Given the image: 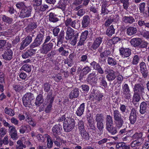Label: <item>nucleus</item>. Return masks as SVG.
Here are the masks:
<instances>
[{"instance_id":"obj_40","label":"nucleus","mask_w":149,"mask_h":149,"mask_svg":"<svg viewBox=\"0 0 149 149\" xmlns=\"http://www.w3.org/2000/svg\"><path fill=\"white\" fill-rule=\"evenodd\" d=\"M107 130L112 135L116 134L117 132L116 128L113 125L106 127Z\"/></svg>"},{"instance_id":"obj_63","label":"nucleus","mask_w":149,"mask_h":149,"mask_svg":"<svg viewBox=\"0 0 149 149\" xmlns=\"http://www.w3.org/2000/svg\"><path fill=\"white\" fill-rule=\"evenodd\" d=\"M140 94L134 93L133 99L134 101L139 102L141 99Z\"/></svg>"},{"instance_id":"obj_33","label":"nucleus","mask_w":149,"mask_h":149,"mask_svg":"<svg viewBox=\"0 0 149 149\" xmlns=\"http://www.w3.org/2000/svg\"><path fill=\"white\" fill-rule=\"evenodd\" d=\"M106 77L108 81H112L116 78V72L113 70H111V72L106 75Z\"/></svg>"},{"instance_id":"obj_16","label":"nucleus","mask_w":149,"mask_h":149,"mask_svg":"<svg viewBox=\"0 0 149 149\" xmlns=\"http://www.w3.org/2000/svg\"><path fill=\"white\" fill-rule=\"evenodd\" d=\"M62 127L61 125L58 124L55 125L52 128V131L54 136H58L61 134Z\"/></svg>"},{"instance_id":"obj_36","label":"nucleus","mask_w":149,"mask_h":149,"mask_svg":"<svg viewBox=\"0 0 149 149\" xmlns=\"http://www.w3.org/2000/svg\"><path fill=\"white\" fill-rule=\"evenodd\" d=\"M43 102V99L42 95L40 94L36 98L35 104L37 106H39Z\"/></svg>"},{"instance_id":"obj_3","label":"nucleus","mask_w":149,"mask_h":149,"mask_svg":"<svg viewBox=\"0 0 149 149\" xmlns=\"http://www.w3.org/2000/svg\"><path fill=\"white\" fill-rule=\"evenodd\" d=\"M55 40V39H53L51 40L49 43L46 45H44V44L43 45L40 49L41 53L42 54H46L48 52L51 50L53 46V44L51 42H54Z\"/></svg>"},{"instance_id":"obj_14","label":"nucleus","mask_w":149,"mask_h":149,"mask_svg":"<svg viewBox=\"0 0 149 149\" xmlns=\"http://www.w3.org/2000/svg\"><path fill=\"white\" fill-rule=\"evenodd\" d=\"M120 54L123 57H127L131 55V50L129 48L122 47L119 49Z\"/></svg>"},{"instance_id":"obj_52","label":"nucleus","mask_w":149,"mask_h":149,"mask_svg":"<svg viewBox=\"0 0 149 149\" xmlns=\"http://www.w3.org/2000/svg\"><path fill=\"white\" fill-rule=\"evenodd\" d=\"M88 54L81 55L80 57L79 61H78V63H79L80 62H83L84 63H88Z\"/></svg>"},{"instance_id":"obj_1","label":"nucleus","mask_w":149,"mask_h":149,"mask_svg":"<svg viewBox=\"0 0 149 149\" xmlns=\"http://www.w3.org/2000/svg\"><path fill=\"white\" fill-rule=\"evenodd\" d=\"M34 98L33 94L31 93L25 94L22 98L23 105L26 107H30L32 106L31 101Z\"/></svg>"},{"instance_id":"obj_50","label":"nucleus","mask_w":149,"mask_h":149,"mask_svg":"<svg viewBox=\"0 0 149 149\" xmlns=\"http://www.w3.org/2000/svg\"><path fill=\"white\" fill-rule=\"evenodd\" d=\"M46 137L47 139V147L49 148H51L53 146V140H52L51 137L49 135H47Z\"/></svg>"},{"instance_id":"obj_35","label":"nucleus","mask_w":149,"mask_h":149,"mask_svg":"<svg viewBox=\"0 0 149 149\" xmlns=\"http://www.w3.org/2000/svg\"><path fill=\"white\" fill-rule=\"evenodd\" d=\"M81 134L82 139L85 140H89L90 138L89 133L86 132V130L79 132Z\"/></svg>"},{"instance_id":"obj_8","label":"nucleus","mask_w":149,"mask_h":149,"mask_svg":"<svg viewBox=\"0 0 149 149\" xmlns=\"http://www.w3.org/2000/svg\"><path fill=\"white\" fill-rule=\"evenodd\" d=\"M93 68L97 70L99 74H102L104 73V71L98 63L93 61L90 63Z\"/></svg>"},{"instance_id":"obj_51","label":"nucleus","mask_w":149,"mask_h":149,"mask_svg":"<svg viewBox=\"0 0 149 149\" xmlns=\"http://www.w3.org/2000/svg\"><path fill=\"white\" fill-rule=\"evenodd\" d=\"M91 70V68L88 65H87L83 68L81 70V73L83 74L84 75H86L90 72Z\"/></svg>"},{"instance_id":"obj_28","label":"nucleus","mask_w":149,"mask_h":149,"mask_svg":"<svg viewBox=\"0 0 149 149\" xmlns=\"http://www.w3.org/2000/svg\"><path fill=\"white\" fill-rule=\"evenodd\" d=\"M107 61L108 64L112 66H116L117 63V61L114 57H108Z\"/></svg>"},{"instance_id":"obj_64","label":"nucleus","mask_w":149,"mask_h":149,"mask_svg":"<svg viewBox=\"0 0 149 149\" xmlns=\"http://www.w3.org/2000/svg\"><path fill=\"white\" fill-rule=\"evenodd\" d=\"M146 3L142 2L140 3L139 6V8L141 13H143L145 10Z\"/></svg>"},{"instance_id":"obj_20","label":"nucleus","mask_w":149,"mask_h":149,"mask_svg":"<svg viewBox=\"0 0 149 149\" xmlns=\"http://www.w3.org/2000/svg\"><path fill=\"white\" fill-rule=\"evenodd\" d=\"M149 105V103L148 101L142 102L140 105V113L141 114H144L146 112L147 108Z\"/></svg>"},{"instance_id":"obj_56","label":"nucleus","mask_w":149,"mask_h":149,"mask_svg":"<svg viewBox=\"0 0 149 149\" xmlns=\"http://www.w3.org/2000/svg\"><path fill=\"white\" fill-rule=\"evenodd\" d=\"M103 97L102 93H98L95 94L94 98L95 100H97L98 102H100L102 100V98Z\"/></svg>"},{"instance_id":"obj_29","label":"nucleus","mask_w":149,"mask_h":149,"mask_svg":"<svg viewBox=\"0 0 149 149\" xmlns=\"http://www.w3.org/2000/svg\"><path fill=\"white\" fill-rule=\"evenodd\" d=\"M106 127L113 125L112 117L110 115H107L105 118Z\"/></svg>"},{"instance_id":"obj_42","label":"nucleus","mask_w":149,"mask_h":149,"mask_svg":"<svg viewBox=\"0 0 149 149\" xmlns=\"http://www.w3.org/2000/svg\"><path fill=\"white\" fill-rule=\"evenodd\" d=\"M104 122H100L96 123L97 127L99 130L100 135L102 134L104 128Z\"/></svg>"},{"instance_id":"obj_39","label":"nucleus","mask_w":149,"mask_h":149,"mask_svg":"<svg viewBox=\"0 0 149 149\" xmlns=\"http://www.w3.org/2000/svg\"><path fill=\"white\" fill-rule=\"evenodd\" d=\"M95 120L96 123L100 122H104V118L102 113L97 114L95 116Z\"/></svg>"},{"instance_id":"obj_17","label":"nucleus","mask_w":149,"mask_h":149,"mask_svg":"<svg viewBox=\"0 0 149 149\" xmlns=\"http://www.w3.org/2000/svg\"><path fill=\"white\" fill-rule=\"evenodd\" d=\"M74 30L70 27H68L66 31V36L65 37L66 40H71L72 37H74Z\"/></svg>"},{"instance_id":"obj_25","label":"nucleus","mask_w":149,"mask_h":149,"mask_svg":"<svg viewBox=\"0 0 149 149\" xmlns=\"http://www.w3.org/2000/svg\"><path fill=\"white\" fill-rule=\"evenodd\" d=\"M114 121L116 126L118 128L121 127L124 123L122 117L114 119Z\"/></svg>"},{"instance_id":"obj_41","label":"nucleus","mask_w":149,"mask_h":149,"mask_svg":"<svg viewBox=\"0 0 149 149\" xmlns=\"http://www.w3.org/2000/svg\"><path fill=\"white\" fill-rule=\"evenodd\" d=\"M45 32V31H44V29H41L38 34L36 39L42 42Z\"/></svg>"},{"instance_id":"obj_22","label":"nucleus","mask_w":149,"mask_h":149,"mask_svg":"<svg viewBox=\"0 0 149 149\" xmlns=\"http://www.w3.org/2000/svg\"><path fill=\"white\" fill-rule=\"evenodd\" d=\"M130 42L132 46L136 47H138L141 45L142 40L140 38H134L131 39Z\"/></svg>"},{"instance_id":"obj_45","label":"nucleus","mask_w":149,"mask_h":149,"mask_svg":"<svg viewBox=\"0 0 149 149\" xmlns=\"http://www.w3.org/2000/svg\"><path fill=\"white\" fill-rule=\"evenodd\" d=\"M31 69L32 67L31 65L28 64H25L22 66L20 70H24V71L29 73L31 71Z\"/></svg>"},{"instance_id":"obj_31","label":"nucleus","mask_w":149,"mask_h":149,"mask_svg":"<svg viewBox=\"0 0 149 149\" xmlns=\"http://www.w3.org/2000/svg\"><path fill=\"white\" fill-rule=\"evenodd\" d=\"M65 32L64 31H61L60 32L59 34L57 37V46H58L59 43L62 44L64 40Z\"/></svg>"},{"instance_id":"obj_32","label":"nucleus","mask_w":149,"mask_h":149,"mask_svg":"<svg viewBox=\"0 0 149 149\" xmlns=\"http://www.w3.org/2000/svg\"><path fill=\"white\" fill-rule=\"evenodd\" d=\"M107 6V4L105 2H104L102 3L101 13L100 14L101 15H105L109 13V11L106 8Z\"/></svg>"},{"instance_id":"obj_43","label":"nucleus","mask_w":149,"mask_h":149,"mask_svg":"<svg viewBox=\"0 0 149 149\" xmlns=\"http://www.w3.org/2000/svg\"><path fill=\"white\" fill-rule=\"evenodd\" d=\"M136 32V29L133 27H130L127 29V33L129 36H131L135 34Z\"/></svg>"},{"instance_id":"obj_53","label":"nucleus","mask_w":149,"mask_h":149,"mask_svg":"<svg viewBox=\"0 0 149 149\" xmlns=\"http://www.w3.org/2000/svg\"><path fill=\"white\" fill-rule=\"evenodd\" d=\"M51 85L49 83H46L43 84L42 88L45 92H48L51 88Z\"/></svg>"},{"instance_id":"obj_7","label":"nucleus","mask_w":149,"mask_h":149,"mask_svg":"<svg viewBox=\"0 0 149 149\" xmlns=\"http://www.w3.org/2000/svg\"><path fill=\"white\" fill-rule=\"evenodd\" d=\"M53 141L54 144L57 147H60L66 143V141L63 140L58 136H53Z\"/></svg>"},{"instance_id":"obj_48","label":"nucleus","mask_w":149,"mask_h":149,"mask_svg":"<svg viewBox=\"0 0 149 149\" xmlns=\"http://www.w3.org/2000/svg\"><path fill=\"white\" fill-rule=\"evenodd\" d=\"M49 20L51 22H55L58 21V19L54 13H50L49 15Z\"/></svg>"},{"instance_id":"obj_62","label":"nucleus","mask_w":149,"mask_h":149,"mask_svg":"<svg viewBox=\"0 0 149 149\" xmlns=\"http://www.w3.org/2000/svg\"><path fill=\"white\" fill-rule=\"evenodd\" d=\"M78 25V24L76 23V21L75 20L72 21V20L71 21V22L70 23L69 26L68 27H70V26H71L74 28L77 29L79 28Z\"/></svg>"},{"instance_id":"obj_9","label":"nucleus","mask_w":149,"mask_h":149,"mask_svg":"<svg viewBox=\"0 0 149 149\" xmlns=\"http://www.w3.org/2000/svg\"><path fill=\"white\" fill-rule=\"evenodd\" d=\"M71 0H59L56 6L63 11L64 10L67 5L69 4Z\"/></svg>"},{"instance_id":"obj_2","label":"nucleus","mask_w":149,"mask_h":149,"mask_svg":"<svg viewBox=\"0 0 149 149\" xmlns=\"http://www.w3.org/2000/svg\"><path fill=\"white\" fill-rule=\"evenodd\" d=\"M96 76L95 72H94L90 73L88 75L86 81L92 86H95L97 83V79L95 77Z\"/></svg>"},{"instance_id":"obj_13","label":"nucleus","mask_w":149,"mask_h":149,"mask_svg":"<svg viewBox=\"0 0 149 149\" xmlns=\"http://www.w3.org/2000/svg\"><path fill=\"white\" fill-rule=\"evenodd\" d=\"M25 84L24 82L14 84L13 86V89L16 92H20L25 89Z\"/></svg>"},{"instance_id":"obj_54","label":"nucleus","mask_w":149,"mask_h":149,"mask_svg":"<svg viewBox=\"0 0 149 149\" xmlns=\"http://www.w3.org/2000/svg\"><path fill=\"white\" fill-rule=\"evenodd\" d=\"M129 0H120L121 3L123 4V8L126 10H127L128 9V8L129 6Z\"/></svg>"},{"instance_id":"obj_12","label":"nucleus","mask_w":149,"mask_h":149,"mask_svg":"<svg viewBox=\"0 0 149 149\" xmlns=\"http://www.w3.org/2000/svg\"><path fill=\"white\" fill-rule=\"evenodd\" d=\"M91 19L88 15L84 16L82 18L81 21L82 27L83 28H85L88 27L90 25Z\"/></svg>"},{"instance_id":"obj_34","label":"nucleus","mask_w":149,"mask_h":149,"mask_svg":"<svg viewBox=\"0 0 149 149\" xmlns=\"http://www.w3.org/2000/svg\"><path fill=\"white\" fill-rule=\"evenodd\" d=\"M115 30L113 25H112L107 29L106 34L109 37H111L114 33Z\"/></svg>"},{"instance_id":"obj_47","label":"nucleus","mask_w":149,"mask_h":149,"mask_svg":"<svg viewBox=\"0 0 149 149\" xmlns=\"http://www.w3.org/2000/svg\"><path fill=\"white\" fill-rule=\"evenodd\" d=\"M77 126L79 132L85 130L84 122L81 120L78 121Z\"/></svg>"},{"instance_id":"obj_21","label":"nucleus","mask_w":149,"mask_h":149,"mask_svg":"<svg viewBox=\"0 0 149 149\" xmlns=\"http://www.w3.org/2000/svg\"><path fill=\"white\" fill-rule=\"evenodd\" d=\"M31 130V127L29 125H22L19 129V132L22 134H23L25 132H29Z\"/></svg>"},{"instance_id":"obj_23","label":"nucleus","mask_w":149,"mask_h":149,"mask_svg":"<svg viewBox=\"0 0 149 149\" xmlns=\"http://www.w3.org/2000/svg\"><path fill=\"white\" fill-rule=\"evenodd\" d=\"M79 89L77 88L72 89L69 94V97L70 99L77 98L79 96Z\"/></svg>"},{"instance_id":"obj_24","label":"nucleus","mask_w":149,"mask_h":149,"mask_svg":"<svg viewBox=\"0 0 149 149\" xmlns=\"http://www.w3.org/2000/svg\"><path fill=\"white\" fill-rule=\"evenodd\" d=\"M123 22L126 24H132L134 22L135 20L134 18L131 16L123 17L122 19Z\"/></svg>"},{"instance_id":"obj_38","label":"nucleus","mask_w":149,"mask_h":149,"mask_svg":"<svg viewBox=\"0 0 149 149\" xmlns=\"http://www.w3.org/2000/svg\"><path fill=\"white\" fill-rule=\"evenodd\" d=\"M100 81V85L101 86L106 88L107 86V83L105 77L101 76V77H100L99 78Z\"/></svg>"},{"instance_id":"obj_37","label":"nucleus","mask_w":149,"mask_h":149,"mask_svg":"<svg viewBox=\"0 0 149 149\" xmlns=\"http://www.w3.org/2000/svg\"><path fill=\"white\" fill-rule=\"evenodd\" d=\"M143 139H141L133 141L131 144V146L132 147H136L139 148V146L142 144Z\"/></svg>"},{"instance_id":"obj_19","label":"nucleus","mask_w":149,"mask_h":149,"mask_svg":"<svg viewBox=\"0 0 149 149\" xmlns=\"http://www.w3.org/2000/svg\"><path fill=\"white\" fill-rule=\"evenodd\" d=\"M8 130L12 138L13 139H16L17 138V131L14 125L11 126L10 127Z\"/></svg>"},{"instance_id":"obj_46","label":"nucleus","mask_w":149,"mask_h":149,"mask_svg":"<svg viewBox=\"0 0 149 149\" xmlns=\"http://www.w3.org/2000/svg\"><path fill=\"white\" fill-rule=\"evenodd\" d=\"M111 53V52L109 50H105L100 54L99 56L101 58L106 59L107 57L110 55Z\"/></svg>"},{"instance_id":"obj_18","label":"nucleus","mask_w":149,"mask_h":149,"mask_svg":"<svg viewBox=\"0 0 149 149\" xmlns=\"http://www.w3.org/2000/svg\"><path fill=\"white\" fill-rule=\"evenodd\" d=\"M102 41V38L100 37L96 38L92 46V48L94 50L97 49Z\"/></svg>"},{"instance_id":"obj_60","label":"nucleus","mask_w":149,"mask_h":149,"mask_svg":"<svg viewBox=\"0 0 149 149\" xmlns=\"http://www.w3.org/2000/svg\"><path fill=\"white\" fill-rule=\"evenodd\" d=\"M5 113L10 116H13L15 115V112L12 109L6 108L4 110Z\"/></svg>"},{"instance_id":"obj_6","label":"nucleus","mask_w":149,"mask_h":149,"mask_svg":"<svg viewBox=\"0 0 149 149\" xmlns=\"http://www.w3.org/2000/svg\"><path fill=\"white\" fill-rule=\"evenodd\" d=\"M144 90V86L140 84H136L134 86L133 88L134 93L140 94L141 96L144 95L145 93Z\"/></svg>"},{"instance_id":"obj_26","label":"nucleus","mask_w":149,"mask_h":149,"mask_svg":"<svg viewBox=\"0 0 149 149\" xmlns=\"http://www.w3.org/2000/svg\"><path fill=\"white\" fill-rule=\"evenodd\" d=\"M114 121L116 126L118 128L121 127L124 123L122 117L114 119Z\"/></svg>"},{"instance_id":"obj_10","label":"nucleus","mask_w":149,"mask_h":149,"mask_svg":"<svg viewBox=\"0 0 149 149\" xmlns=\"http://www.w3.org/2000/svg\"><path fill=\"white\" fill-rule=\"evenodd\" d=\"M136 112V110L134 108H132L131 109L129 117L130 123L131 124H134L136 121L137 118Z\"/></svg>"},{"instance_id":"obj_49","label":"nucleus","mask_w":149,"mask_h":149,"mask_svg":"<svg viewBox=\"0 0 149 149\" xmlns=\"http://www.w3.org/2000/svg\"><path fill=\"white\" fill-rule=\"evenodd\" d=\"M2 19L3 21L8 24H11L13 21V19L12 18H10L5 15H3Z\"/></svg>"},{"instance_id":"obj_30","label":"nucleus","mask_w":149,"mask_h":149,"mask_svg":"<svg viewBox=\"0 0 149 149\" xmlns=\"http://www.w3.org/2000/svg\"><path fill=\"white\" fill-rule=\"evenodd\" d=\"M54 100V98L52 93L48 94L45 99L44 104H52Z\"/></svg>"},{"instance_id":"obj_61","label":"nucleus","mask_w":149,"mask_h":149,"mask_svg":"<svg viewBox=\"0 0 149 149\" xmlns=\"http://www.w3.org/2000/svg\"><path fill=\"white\" fill-rule=\"evenodd\" d=\"M143 136V133L141 132L138 133L136 132L132 136V138L134 139H143L142 138Z\"/></svg>"},{"instance_id":"obj_15","label":"nucleus","mask_w":149,"mask_h":149,"mask_svg":"<svg viewBox=\"0 0 149 149\" xmlns=\"http://www.w3.org/2000/svg\"><path fill=\"white\" fill-rule=\"evenodd\" d=\"M140 70L143 77L146 78L148 76V72L146 68V63L142 62L140 64Z\"/></svg>"},{"instance_id":"obj_58","label":"nucleus","mask_w":149,"mask_h":149,"mask_svg":"<svg viewBox=\"0 0 149 149\" xmlns=\"http://www.w3.org/2000/svg\"><path fill=\"white\" fill-rule=\"evenodd\" d=\"M42 42L40 40L35 39L34 42L32 43L31 45L32 48H34L39 46L41 43Z\"/></svg>"},{"instance_id":"obj_11","label":"nucleus","mask_w":149,"mask_h":149,"mask_svg":"<svg viewBox=\"0 0 149 149\" xmlns=\"http://www.w3.org/2000/svg\"><path fill=\"white\" fill-rule=\"evenodd\" d=\"M36 50L33 49H27L26 51L23 52L22 55V57L23 58H26L30 57L35 54Z\"/></svg>"},{"instance_id":"obj_44","label":"nucleus","mask_w":149,"mask_h":149,"mask_svg":"<svg viewBox=\"0 0 149 149\" xmlns=\"http://www.w3.org/2000/svg\"><path fill=\"white\" fill-rule=\"evenodd\" d=\"M74 125L72 124H66V123H63V128L64 130L66 132H69L70 131L74 128Z\"/></svg>"},{"instance_id":"obj_59","label":"nucleus","mask_w":149,"mask_h":149,"mask_svg":"<svg viewBox=\"0 0 149 149\" xmlns=\"http://www.w3.org/2000/svg\"><path fill=\"white\" fill-rule=\"evenodd\" d=\"M37 22H33L31 23L28 25L29 29L31 31H32L34 29L37 27Z\"/></svg>"},{"instance_id":"obj_57","label":"nucleus","mask_w":149,"mask_h":149,"mask_svg":"<svg viewBox=\"0 0 149 149\" xmlns=\"http://www.w3.org/2000/svg\"><path fill=\"white\" fill-rule=\"evenodd\" d=\"M113 116L114 119L120 118V117H122L120 112L118 110H114L113 113Z\"/></svg>"},{"instance_id":"obj_55","label":"nucleus","mask_w":149,"mask_h":149,"mask_svg":"<svg viewBox=\"0 0 149 149\" xmlns=\"http://www.w3.org/2000/svg\"><path fill=\"white\" fill-rule=\"evenodd\" d=\"M114 21V20L113 18L111 17L106 21L104 24V26L106 27H108Z\"/></svg>"},{"instance_id":"obj_4","label":"nucleus","mask_w":149,"mask_h":149,"mask_svg":"<svg viewBox=\"0 0 149 149\" xmlns=\"http://www.w3.org/2000/svg\"><path fill=\"white\" fill-rule=\"evenodd\" d=\"M32 8L31 7H26L22 10L19 16L21 18L29 17L30 16Z\"/></svg>"},{"instance_id":"obj_5","label":"nucleus","mask_w":149,"mask_h":149,"mask_svg":"<svg viewBox=\"0 0 149 149\" xmlns=\"http://www.w3.org/2000/svg\"><path fill=\"white\" fill-rule=\"evenodd\" d=\"M13 52L10 49H8L5 51L2 55L3 59L6 61H9L13 58Z\"/></svg>"},{"instance_id":"obj_27","label":"nucleus","mask_w":149,"mask_h":149,"mask_svg":"<svg viewBox=\"0 0 149 149\" xmlns=\"http://www.w3.org/2000/svg\"><path fill=\"white\" fill-rule=\"evenodd\" d=\"M85 109V103H82L77 108L76 113L77 116H81L83 114Z\"/></svg>"}]
</instances>
